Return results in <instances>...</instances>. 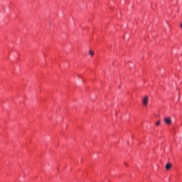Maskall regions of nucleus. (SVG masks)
<instances>
[{"mask_svg": "<svg viewBox=\"0 0 182 182\" xmlns=\"http://www.w3.org/2000/svg\"><path fill=\"white\" fill-rule=\"evenodd\" d=\"M164 122L166 123V124L170 126V124H171V118L168 117H165L164 119Z\"/></svg>", "mask_w": 182, "mask_h": 182, "instance_id": "nucleus-1", "label": "nucleus"}, {"mask_svg": "<svg viewBox=\"0 0 182 182\" xmlns=\"http://www.w3.org/2000/svg\"><path fill=\"white\" fill-rule=\"evenodd\" d=\"M142 103L144 106H147V103H149V97L146 96L143 101H142Z\"/></svg>", "mask_w": 182, "mask_h": 182, "instance_id": "nucleus-2", "label": "nucleus"}, {"mask_svg": "<svg viewBox=\"0 0 182 182\" xmlns=\"http://www.w3.org/2000/svg\"><path fill=\"white\" fill-rule=\"evenodd\" d=\"M171 166H173L171 164L167 163V164H166L165 168H166V170H170V168H171Z\"/></svg>", "mask_w": 182, "mask_h": 182, "instance_id": "nucleus-3", "label": "nucleus"}, {"mask_svg": "<svg viewBox=\"0 0 182 182\" xmlns=\"http://www.w3.org/2000/svg\"><path fill=\"white\" fill-rule=\"evenodd\" d=\"M88 53H89L90 55H91V57H93V55H95V51L92 50H90L88 51Z\"/></svg>", "mask_w": 182, "mask_h": 182, "instance_id": "nucleus-4", "label": "nucleus"}, {"mask_svg": "<svg viewBox=\"0 0 182 182\" xmlns=\"http://www.w3.org/2000/svg\"><path fill=\"white\" fill-rule=\"evenodd\" d=\"M161 123V122L157 121V122L156 123V126H160Z\"/></svg>", "mask_w": 182, "mask_h": 182, "instance_id": "nucleus-5", "label": "nucleus"}, {"mask_svg": "<svg viewBox=\"0 0 182 182\" xmlns=\"http://www.w3.org/2000/svg\"><path fill=\"white\" fill-rule=\"evenodd\" d=\"M181 28H182V23L181 24Z\"/></svg>", "mask_w": 182, "mask_h": 182, "instance_id": "nucleus-6", "label": "nucleus"}, {"mask_svg": "<svg viewBox=\"0 0 182 182\" xmlns=\"http://www.w3.org/2000/svg\"><path fill=\"white\" fill-rule=\"evenodd\" d=\"M78 77H80V75H78Z\"/></svg>", "mask_w": 182, "mask_h": 182, "instance_id": "nucleus-7", "label": "nucleus"}]
</instances>
